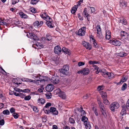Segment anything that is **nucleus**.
Segmentation results:
<instances>
[{
    "label": "nucleus",
    "instance_id": "a19ab883",
    "mask_svg": "<svg viewBox=\"0 0 129 129\" xmlns=\"http://www.w3.org/2000/svg\"><path fill=\"white\" fill-rule=\"evenodd\" d=\"M93 109L95 114L96 116H98V111H97V109L96 108H95L94 107H93Z\"/></svg>",
    "mask_w": 129,
    "mask_h": 129
},
{
    "label": "nucleus",
    "instance_id": "37998d69",
    "mask_svg": "<svg viewBox=\"0 0 129 129\" xmlns=\"http://www.w3.org/2000/svg\"><path fill=\"white\" fill-rule=\"evenodd\" d=\"M51 103H47L46 104V105L44 107V108L43 109L45 108H47L48 107H50L51 106Z\"/></svg>",
    "mask_w": 129,
    "mask_h": 129
},
{
    "label": "nucleus",
    "instance_id": "de8ad7c7",
    "mask_svg": "<svg viewBox=\"0 0 129 129\" xmlns=\"http://www.w3.org/2000/svg\"><path fill=\"white\" fill-rule=\"evenodd\" d=\"M31 97L30 95L27 96L24 98V100H29L31 99Z\"/></svg>",
    "mask_w": 129,
    "mask_h": 129
},
{
    "label": "nucleus",
    "instance_id": "338daca9",
    "mask_svg": "<svg viewBox=\"0 0 129 129\" xmlns=\"http://www.w3.org/2000/svg\"><path fill=\"white\" fill-rule=\"evenodd\" d=\"M93 66L94 67V69H95V70H98L99 68L96 65L93 64Z\"/></svg>",
    "mask_w": 129,
    "mask_h": 129
},
{
    "label": "nucleus",
    "instance_id": "bb28decb",
    "mask_svg": "<svg viewBox=\"0 0 129 129\" xmlns=\"http://www.w3.org/2000/svg\"><path fill=\"white\" fill-rule=\"evenodd\" d=\"M118 56L121 57H124L126 56L127 54L123 52H120L119 53H118Z\"/></svg>",
    "mask_w": 129,
    "mask_h": 129
},
{
    "label": "nucleus",
    "instance_id": "412c9836",
    "mask_svg": "<svg viewBox=\"0 0 129 129\" xmlns=\"http://www.w3.org/2000/svg\"><path fill=\"white\" fill-rule=\"evenodd\" d=\"M106 74H105V75H104V77L106 78H108L109 79H110L111 77V73L110 72H108L107 71L106 73Z\"/></svg>",
    "mask_w": 129,
    "mask_h": 129
},
{
    "label": "nucleus",
    "instance_id": "09e8293b",
    "mask_svg": "<svg viewBox=\"0 0 129 129\" xmlns=\"http://www.w3.org/2000/svg\"><path fill=\"white\" fill-rule=\"evenodd\" d=\"M103 87L104 86L103 85L99 86L98 87V90H102L103 89Z\"/></svg>",
    "mask_w": 129,
    "mask_h": 129
},
{
    "label": "nucleus",
    "instance_id": "58836bf2",
    "mask_svg": "<svg viewBox=\"0 0 129 129\" xmlns=\"http://www.w3.org/2000/svg\"><path fill=\"white\" fill-rule=\"evenodd\" d=\"M45 95L47 99H49L51 98L52 95L51 93H49L47 94H46Z\"/></svg>",
    "mask_w": 129,
    "mask_h": 129
},
{
    "label": "nucleus",
    "instance_id": "cd10ccee",
    "mask_svg": "<svg viewBox=\"0 0 129 129\" xmlns=\"http://www.w3.org/2000/svg\"><path fill=\"white\" fill-rule=\"evenodd\" d=\"M38 102L39 103L43 104L45 103V101L43 98L39 99L38 100Z\"/></svg>",
    "mask_w": 129,
    "mask_h": 129
},
{
    "label": "nucleus",
    "instance_id": "4c0bfd02",
    "mask_svg": "<svg viewBox=\"0 0 129 129\" xmlns=\"http://www.w3.org/2000/svg\"><path fill=\"white\" fill-rule=\"evenodd\" d=\"M12 116H13L14 118L15 119H17L19 115L18 114L16 113H14L12 114Z\"/></svg>",
    "mask_w": 129,
    "mask_h": 129
},
{
    "label": "nucleus",
    "instance_id": "393cba45",
    "mask_svg": "<svg viewBox=\"0 0 129 129\" xmlns=\"http://www.w3.org/2000/svg\"><path fill=\"white\" fill-rule=\"evenodd\" d=\"M100 110L102 115L105 116V115L106 114V110L105 107H103V108L100 109Z\"/></svg>",
    "mask_w": 129,
    "mask_h": 129
},
{
    "label": "nucleus",
    "instance_id": "5701e85b",
    "mask_svg": "<svg viewBox=\"0 0 129 129\" xmlns=\"http://www.w3.org/2000/svg\"><path fill=\"white\" fill-rule=\"evenodd\" d=\"M127 33H128L125 31H121L120 33V36L122 37H124V38H125Z\"/></svg>",
    "mask_w": 129,
    "mask_h": 129
},
{
    "label": "nucleus",
    "instance_id": "c03bdc74",
    "mask_svg": "<svg viewBox=\"0 0 129 129\" xmlns=\"http://www.w3.org/2000/svg\"><path fill=\"white\" fill-rule=\"evenodd\" d=\"M41 17L44 18H45L46 16H47V15L45 12H43V13L41 15Z\"/></svg>",
    "mask_w": 129,
    "mask_h": 129
},
{
    "label": "nucleus",
    "instance_id": "f257e3e1",
    "mask_svg": "<svg viewBox=\"0 0 129 129\" xmlns=\"http://www.w3.org/2000/svg\"><path fill=\"white\" fill-rule=\"evenodd\" d=\"M69 67L68 64L64 65L62 69L59 70V73L61 77H65L69 75Z\"/></svg>",
    "mask_w": 129,
    "mask_h": 129
},
{
    "label": "nucleus",
    "instance_id": "c756f323",
    "mask_svg": "<svg viewBox=\"0 0 129 129\" xmlns=\"http://www.w3.org/2000/svg\"><path fill=\"white\" fill-rule=\"evenodd\" d=\"M123 105L125 106V107L128 110H129V99L127 102L126 104H124Z\"/></svg>",
    "mask_w": 129,
    "mask_h": 129
},
{
    "label": "nucleus",
    "instance_id": "72a5a7b5",
    "mask_svg": "<svg viewBox=\"0 0 129 129\" xmlns=\"http://www.w3.org/2000/svg\"><path fill=\"white\" fill-rule=\"evenodd\" d=\"M96 28L97 31V33L101 32V29L100 25H97L96 26Z\"/></svg>",
    "mask_w": 129,
    "mask_h": 129
},
{
    "label": "nucleus",
    "instance_id": "2eb2a0df",
    "mask_svg": "<svg viewBox=\"0 0 129 129\" xmlns=\"http://www.w3.org/2000/svg\"><path fill=\"white\" fill-rule=\"evenodd\" d=\"M62 52H63L65 54H67L69 55H70L71 54L70 50L64 47H63L62 48Z\"/></svg>",
    "mask_w": 129,
    "mask_h": 129
},
{
    "label": "nucleus",
    "instance_id": "69168bd1",
    "mask_svg": "<svg viewBox=\"0 0 129 129\" xmlns=\"http://www.w3.org/2000/svg\"><path fill=\"white\" fill-rule=\"evenodd\" d=\"M125 39L126 40H128V41H129V35L128 33H127L126 36H125Z\"/></svg>",
    "mask_w": 129,
    "mask_h": 129
},
{
    "label": "nucleus",
    "instance_id": "bf43d9fd",
    "mask_svg": "<svg viewBox=\"0 0 129 129\" xmlns=\"http://www.w3.org/2000/svg\"><path fill=\"white\" fill-rule=\"evenodd\" d=\"M13 87H14V88L15 90L18 92L21 91V89L19 88H17L16 87H15V86H13Z\"/></svg>",
    "mask_w": 129,
    "mask_h": 129
},
{
    "label": "nucleus",
    "instance_id": "4468645a",
    "mask_svg": "<svg viewBox=\"0 0 129 129\" xmlns=\"http://www.w3.org/2000/svg\"><path fill=\"white\" fill-rule=\"evenodd\" d=\"M59 91V96L62 99H65L66 98V95L64 92L61 91L60 89H58Z\"/></svg>",
    "mask_w": 129,
    "mask_h": 129
},
{
    "label": "nucleus",
    "instance_id": "f03ea898",
    "mask_svg": "<svg viewBox=\"0 0 129 129\" xmlns=\"http://www.w3.org/2000/svg\"><path fill=\"white\" fill-rule=\"evenodd\" d=\"M45 113L48 114L51 113L54 115H57L58 114V111L56 110L55 108L54 107H51L48 110H45L44 108L43 109Z\"/></svg>",
    "mask_w": 129,
    "mask_h": 129
},
{
    "label": "nucleus",
    "instance_id": "0e129e2a",
    "mask_svg": "<svg viewBox=\"0 0 129 129\" xmlns=\"http://www.w3.org/2000/svg\"><path fill=\"white\" fill-rule=\"evenodd\" d=\"M25 95L23 93H20L19 96L22 98H23Z\"/></svg>",
    "mask_w": 129,
    "mask_h": 129
},
{
    "label": "nucleus",
    "instance_id": "9d476101",
    "mask_svg": "<svg viewBox=\"0 0 129 129\" xmlns=\"http://www.w3.org/2000/svg\"><path fill=\"white\" fill-rule=\"evenodd\" d=\"M54 51L56 54H59L61 51V49L60 46L59 45L56 46L54 48Z\"/></svg>",
    "mask_w": 129,
    "mask_h": 129
},
{
    "label": "nucleus",
    "instance_id": "dca6fc26",
    "mask_svg": "<svg viewBox=\"0 0 129 129\" xmlns=\"http://www.w3.org/2000/svg\"><path fill=\"white\" fill-rule=\"evenodd\" d=\"M121 107L122 108V109L121 110V112L120 113L121 114V115L123 116L124 115V114H125L126 113V110L127 109L126 108H125V106H123V105H122Z\"/></svg>",
    "mask_w": 129,
    "mask_h": 129
},
{
    "label": "nucleus",
    "instance_id": "a18cd8bd",
    "mask_svg": "<svg viewBox=\"0 0 129 129\" xmlns=\"http://www.w3.org/2000/svg\"><path fill=\"white\" fill-rule=\"evenodd\" d=\"M69 121L71 123H74L75 122V120L74 119L71 118H69Z\"/></svg>",
    "mask_w": 129,
    "mask_h": 129
},
{
    "label": "nucleus",
    "instance_id": "aec40b11",
    "mask_svg": "<svg viewBox=\"0 0 129 129\" xmlns=\"http://www.w3.org/2000/svg\"><path fill=\"white\" fill-rule=\"evenodd\" d=\"M78 8V6L75 5L73 7L71 10V12L72 14H74L75 13Z\"/></svg>",
    "mask_w": 129,
    "mask_h": 129
},
{
    "label": "nucleus",
    "instance_id": "b1692460",
    "mask_svg": "<svg viewBox=\"0 0 129 129\" xmlns=\"http://www.w3.org/2000/svg\"><path fill=\"white\" fill-rule=\"evenodd\" d=\"M19 15L22 17L24 18H26L27 16L26 15L23 13V12H20L19 13Z\"/></svg>",
    "mask_w": 129,
    "mask_h": 129
},
{
    "label": "nucleus",
    "instance_id": "864d4df0",
    "mask_svg": "<svg viewBox=\"0 0 129 129\" xmlns=\"http://www.w3.org/2000/svg\"><path fill=\"white\" fill-rule=\"evenodd\" d=\"M5 123V121L4 119L0 120V125H4Z\"/></svg>",
    "mask_w": 129,
    "mask_h": 129
},
{
    "label": "nucleus",
    "instance_id": "4be33fe9",
    "mask_svg": "<svg viewBox=\"0 0 129 129\" xmlns=\"http://www.w3.org/2000/svg\"><path fill=\"white\" fill-rule=\"evenodd\" d=\"M83 74L84 75L88 74L89 73V71L88 68H85L83 69Z\"/></svg>",
    "mask_w": 129,
    "mask_h": 129
},
{
    "label": "nucleus",
    "instance_id": "423d86ee",
    "mask_svg": "<svg viewBox=\"0 0 129 129\" xmlns=\"http://www.w3.org/2000/svg\"><path fill=\"white\" fill-rule=\"evenodd\" d=\"M26 36L28 38H29L34 40H37L38 38L37 36L34 34L32 33H27Z\"/></svg>",
    "mask_w": 129,
    "mask_h": 129
},
{
    "label": "nucleus",
    "instance_id": "13d9d810",
    "mask_svg": "<svg viewBox=\"0 0 129 129\" xmlns=\"http://www.w3.org/2000/svg\"><path fill=\"white\" fill-rule=\"evenodd\" d=\"M19 0H12V4L13 5H14L16 3L18 2Z\"/></svg>",
    "mask_w": 129,
    "mask_h": 129
},
{
    "label": "nucleus",
    "instance_id": "39448f33",
    "mask_svg": "<svg viewBox=\"0 0 129 129\" xmlns=\"http://www.w3.org/2000/svg\"><path fill=\"white\" fill-rule=\"evenodd\" d=\"M52 83L54 84H56L59 83V78L58 76H53L52 77L51 80Z\"/></svg>",
    "mask_w": 129,
    "mask_h": 129
},
{
    "label": "nucleus",
    "instance_id": "f704fd0d",
    "mask_svg": "<svg viewBox=\"0 0 129 129\" xmlns=\"http://www.w3.org/2000/svg\"><path fill=\"white\" fill-rule=\"evenodd\" d=\"M46 23L47 24V25L49 27L52 28L53 27V26H52L51 24L52 23L51 22V21H47V22Z\"/></svg>",
    "mask_w": 129,
    "mask_h": 129
},
{
    "label": "nucleus",
    "instance_id": "603ef678",
    "mask_svg": "<svg viewBox=\"0 0 129 129\" xmlns=\"http://www.w3.org/2000/svg\"><path fill=\"white\" fill-rule=\"evenodd\" d=\"M10 110L11 113H13L15 112V109L14 108L12 107L10 109Z\"/></svg>",
    "mask_w": 129,
    "mask_h": 129
},
{
    "label": "nucleus",
    "instance_id": "e433bc0d",
    "mask_svg": "<svg viewBox=\"0 0 129 129\" xmlns=\"http://www.w3.org/2000/svg\"><path fill=\"white\" fill-rule=\"evenodd\" d=\"M3 113L4 114L6 115H9L10 113L9 112L8 110H6L3 111Z\"/></svg>",
    "mask_w": 129,
    "mask_h": 129
},
{
    "label": "nucleus",
    "instance_id": "9b49d317",
    "mask_svg": "<svg viewBox=\"0 0 129 129\" xmlns=\"http://www.w3.org/2000/svg\"><path fill=\"white\" fill-rule=\"evenodd\" d=\"M119 5L120 7L124 8L127 6V2L123 0H120Z\"/></svg>",
    "mask_w": 129,
    "mask_h": 129
},
{
    "label": "nucleus",
    "instance_id": "774afa93",
    "mask_svg": "<svg viewBox=\"0 0 129 129\" xmlns=\"http://www.w3.org/2000/svg\"><path fill=\"white\" fill-rule=\"evenodd\" d=\"M111 36L109 35H106L105 38L107 40H109Z\"/></svg>",
    "mask_w": 129,
    "mask_h": 129
},
{
    "label": "nucleus",
    "instance_id": "6ab92c4d",
    "mask_svg": "<svg viewBox=\"0 0 129 129\" xmlns=\"http://www.w3.org/2000/svg\"><path fill=\"white\" fill-rule=\"evenodd\" d=\"M86 8L84 9V10L83 11V13L84 14V17H86L87 18L88 21H89L90 20V16L88 13L86 12Z\"/></svg>",
    "mask_w": 129,
    "mask_h": 129
},
{
    "label": "nucleus",
    "instance_id": "e2e57ef3",
    "mask_svg": "<svg viewBox=\"0 0 129 129\" xmlns=\"http://www.w3.org/2000/svg\"><path fill=\"white\" fill-rule=\"evenodd\" d=\"M106 35H109L111 36V33L109 30H107L106 31Z\"/></svg>",
    "mask_w": 129,
    "mask_h": 129
},
{
    "label": "nucleus",
    "instance_id": "c9c22d12",
    "mask_svg": "<svg viewBox=\"0 0 129 129\" xmlns=\"http://www.w3.org/2000/svg\"><path fill=\"white\" fill-rule=\"evenodd\" d=\"M88 120V119L85 116H83L81 118V120L84 122H84H85V121H87Z\"/></svg>",
    "mask_w": 129,
    "mask_h": 129
},
{
    "label": "nucleus",
    "instance_id": "680f3d73",
    "mask_svg": "<svg viewBox=\"0 0 129 129\" xmlns=\"http://www.w3.org/2000/svg\"><path fill=\"white\" fill-rule=\"evenodd\" d=\"M33 110L34 111L37 112L38 111V110L37 107L34 106L33 108Z\"/></svg>",
    "mask_w": 129,
    "mask_h": 129
},
{
    "label": "nucleus",
    "instance_id": "a878e982",
    "mask_svg": "<svg viewBox=\"0 0 129 129\" xmlns=\"http://www.w3.org/2000/svg\"><path fill=\"white\" fill-rule=\"evenodd\" d=\"M127 79V78L126 77H123L122 79L120 80V81L118 82V84H121L123 83V82L126 81Z\"/></svg>",
    "mask_w": 129,
    "mask_h": 129
},
{
    "label": "nucleus",
    "instance_id": "f3484780",
    "mask_svg": "<svg viewBox=\"0 0 129 129\" xmlns=\"http://www.w3.org/2000/svg\"><path fill=\"white\" fill-rule=\"evenodd\" d=\"M84 124L86 129H90L91 127L90 122L89 121H85L84 122Z\"/></svg>",
    "mask_w": 129,
    "mask_h": 129
},
{
    "label": "nucleus",
    "instance_id": "ddd939ff",
    "mask_svg": "<svg viewBox=\"0 0 129 129\" xmlns=\"http://www.w3.org/2000/svg\"><path fill=\"white\" fill-rule=\"evenodd\" d=\"M45 89L47 91H51L53 89V85L52 84H49L46 87Z\"/></svg>",
    "mask_w": 129,
    "mask_h": 129
},
{
    "label": "nucleus",
    "instance_id": "6e6552de",
    "mask_svg": "<svg viewBox=\"0 0 129 129\" xmlns=\"http://www.w3.org/2000/svg\"><path fill=\"white\" fill-rule=\"evenodd\" d=\"M86 28L83 27L79 30L78 35L79 36H83L84 35L85 32Z\"/></svg>",
    "mask_w": 129,
    "mask_h": 129
},
{
    "label": "nucleus",
    "instance_id": "f8f14e48",
    "mask_svg": "<svg viewBox=\"0 0 129 129\" xmlns=\"http://www.w3.org/2000/svg\"><path fill=\"white\" fill-rule=\"evenodd\" d=\"M43 21H41L39 23V22L38 21H36L33 24L34 26L35 27L41 26L43 24Z\"/></svg>",
    "mask_w": 129,
    "mask_h": 129
},
{
    "label": "nucleus",
    "instance_id": "5fc2aeb1",
    "mask_svg": "<svg viewBox=\"0 0 129 129\" xmlns=\"http://www.w3.org/2000/svg\"><path fill=\"white\" fill-rule=\"evenodd\" d=\"M93 44V46L94 48H96L98 47L97 46V43L96 42V41H92Z\"/></svg>",
    "mask_w": 129,
    "mask_h": 129
},
{
    "label": "nucleus",
    "instance_id": "20e7f679",
    "mask_svg": "<svg viewBox=\"0 0 129 129\" xmlns=\"http://www.w3.org/2000/svg\"><path fill=\"white\" fill-rule=\"evenodd\" d=\"M119 107L118 103L116 102L113 103L110 106V109L111 110L114 111L115 109H118Z\"/></svg>",
    "mask_w": 129,
    "mask_h": 129
},
{
    "label": "nucleus",
    "instance_id": "4d7b16f0",
    "mask_svg": "<svg viewBox=\"0 0 129 129\" xmlns=\"http://www.w3.org/2000/svg\"><path fill=\"white\" fill-rule=\"evenodd\" d=\"M85 63L82 62H79L78 63V65L80 67L84 65Z\"/></svg>",
    "mask_w": 129,
    "mask_h": 129
},
{
    "label": "nucleus",
    "instance_id": "052dcab7",
    "mask_svg": "<svg viewBox=\"0 0 129 129\" xmlns=\"http://www.w3.org/2000/svg\"><path fill=\"white\" fill-rule=\"evenodd\" d=\"M30 11L33 13H36L37 12V10L34 8H33L31 10H30Z\"/></svg>",
    "mask_w": 129,
    "mask_h": 129
},
{
    "label": "nucleus",
    "instance_id": "8fccbe9b",
    "mask_svg": "<svg viewBox=\"0 0 129 129\" xmlns=\"http://www.w3.org/2000/svg\"><path fill=\"white\" fill-rule=\"evenodd\" d=\"M20 22L18 20H16L14 21V23L15 25H17L19 24H20Z\"/></svg>",
    "mask_w": 129,
    "mask_h": 129
},
{
    "label": "nucleus",
    "instance_id": "3c124183",
    "mask_svg": "<svg viewBox=\"0 0 129 129\" xmlns=\"http://www.w3.org/2000/svg\"><path fill=\"white\" fill-rule=\"evenodd\" d=\"M37 2V0H32L31 1V3L33 5L36 4Z\"/></svg>",
    "mask_w": 129,
    "mask_h": 129
},
{
    "label": "nucleus",
    "instance_id": "7ed1b4c3",
    "mask_svg": "<svg viewBox=\"0 0 129 129\" xmlns=\"http://www.w3.org/2000/svg\"><path fill=\"white\" fill-rule=\"evenodd\" d=\"M35 79L38 81L40 82L46 81H48V77L46 76L40 75V74L36 75L34 76Z\"/></svg>",
    "mask_w": 129,
    "mask_h": 129
},
{
    "label": "nucleus",
    "instance_id": "2f4dec72",
    "mask_svg": "<svg viewBox=\"0 0 129 129\" xmlns=\"http://www.w3.org/2000/svg\"><path fill=\"white\" fill-rule=\"evenodd\" d=\"M127 86V84L126 83H124L122 85L121 88V90H124L126 89Z\"/></svg>",
    "mask_w": 129,
    "mask_h": 129
},
{
    "label": "nucleus",
    "instance_id": "ea45409f",
    "mask_svg": "<svg viewBox=\"0 0 129 129\" xmlns=\"http://www.w3.org/2000/svg\"><path fill=\"white\" fill-rule=\"evenodd\" d=\"M21 91L24 92H29L30 91V90L28 89H26L24 90L21 89Z\"/></svg>",
    "mask_w": 129,
    "mask_h": 129
},
{
    "label": "nucleus",
    "instance_id": "473e14b6",
    "mask_svg": "<svg viewBox=\"0 0 129 129\" xmlns=\"http://www.w3.org/2000/svg\"><path fill=\"white\" fill-rule=\"evenodd\" d=\"M103 102L104 104L106 105H109V102L108 100L107 99V98L103 99Z\"/></svg>",
    "mask_w": 129,
    "mask_h": 129
},
{
    "label": "nucleus",
    "instance_id": "49530a36",
    "mask_svg": "<svg viewBox=\"0 0 129 129\" xmlns=\"http://www.w3.org/2000/svg\"><path fill=\"white\" fill-rule=\"evenodd\" d=\"M46 39L48 41H50L51 39V37L48 35H47L46 36Z\"/></svg>",
    "mask_w": 129,
    "mask_h": 129
},
{
    "label": "nucleus",
    "instance_id": "6e6d98bb",
    "mask_svg": "<svg viewBox=\"0 0 129 129\" xmlns=\"http://www.w3.org/2000/svg\"><path fill=\"white\" fill-rule=\"evenodd\" d=\"M99 104H98V105L99 106V107L100 109L101 108H103V107H104V105L102 103H100V102H99Z\"/></svg>",
    "mask_w": 129,
    "mask_h": 129
},
{
    "label": "nucleus",
    "instance_id": "79ce46f5",
    "mask_svg": "<svg viewBox=\"0 0 129 129\" xmlns=\"http://www.w3.org/2000/svg\"><path fill=\"white\" fill-rule=\"evenodd\" d=\"M107 72L105 69H103L101 73L102 75L104 76V75H105V74H106V73Z\"/></svg>",
    "mask_w": 129,
    "mask_h": 129
},
{
    "label": "nucleus",
    "instance_id": "c85d7f7f",
    "mask_svg": "<svg viewBox=\"0 0 129 129\" xmlns=\"http://www.w3.org/2000/svg\"><path fill=\"white\" fill-rule=\"evenodd\" d=\"M80 110L78 108V110H80V112H81V115L82 116H84V115L85 114V112L84 111V110H83V108L81 107H80Z\"/></svg>",
    "mask_w": 129,
    "mask_h": 129
},
{
    "label": "nucleus",
    "instance_id": "7c9ffc66",
    "mask_svg": "<svg viewBox=\"0 0 129 129\" xmlns=\"http://www.w3.org/2000/svg\"><path fill=\"white\" fill-rule=\"evenodd\" d=\"M102 96L104 99V98H107V95L106 93L105 92L102 91Z\"/></svg>",
    "mask_w": 129,
    "mask_h": 129
},
{
    "label": "nucleus",
    "instance_id": "0eeeda50",
    "mask_svg": "<svg viewBox=\"0 0 129 129\" xmlns=\"http://www.w3.org/2000/svg\"><path fill=\"white\" fill-rule=\"evenodd\" d=\"M110 43L116 46H120L121 44V42L115 39L110 40Z\"/></svg>",
    "mask_w": 129,
    "mask_h": 129
},
{
    "label": "nucleus",
    "instance_id": "1a4fd4ad",
    "mask_svg": "<svg viewBox=\"0 0 129 129\" xmlns=\"http://www.w3.org/2000/svg\"><path fill=\"white\" fill-rule=\"evenodd\" d=\"M82 45L87 49L90 50L92 48V46L88 43L84 41L82 43Z\"/></svg>",
    "mask_w": 129,
    "mask_h": 129
},
{
    "label": "nucleus",
    "instance_id": "a211bd4d",
    "mask_svg": "<svg viewBox=\"0 0 129 129\" xmlns=\"http://www.w3.org/2000/svg\"><path fill=\"white\" fill-rule=\"evenodd\" d=\"M96 37L98 40L100 41H102L103 38L102 34L101 32L97 33Z\"/></svg>",
    "mask_w": 129,
    "mask_h": 129
}]
</instances>
